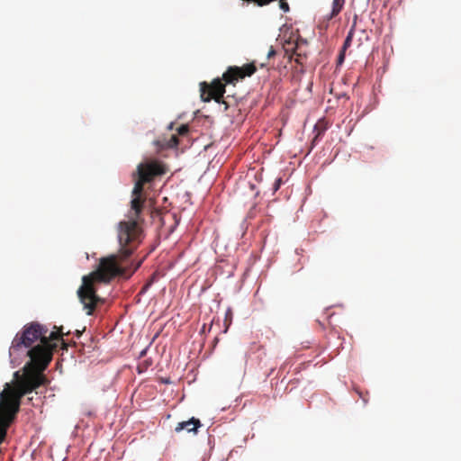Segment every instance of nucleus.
Masks as SVG:
<instances>
[{
	"label": "nucleus",
	"instance_id": "8",
	"mask_svg": "<svg viewBox=\"0 0 461 461\" xmlns=\"http://www.w3.org/2000/svg\"><path fill=\"white\" fill-rule=\"evenodd\" d=\"M345 4V0H333L332 2V11L330 17L337 16L340 11L342 10Z\"/></svg>",
	"mask_w": 461,
	"mask_h": 461
},
{
	"label": "nucleus",
	"instance_id": "2",
	"mask_svg": "<svg viewBox=\"0 0 461 461\" xmlns=\"http://www.w3.org/2000/svg\"><path fill=\"white\" fill-rule=\"evenodd\" d=\"M48 329L38 322L25 325L15 335L9 349L12 362L20 360L21 357H30L31 360L20 371L14 374L13 385L5 384L0 393V444L6 436V430L16 413L19 411L21 399L27 393L44 385L46 377L41 372L52 359V354L46 340Z\"/></svg>",
	"mask_w": 461,
	"mask_h": 461
},
{
	"label": "nucleus",
	"instance_id": "18",
	"mask_svg": "<svg viewBox=\"0 0 461 461\" xmlns=\"http://www.w3.org/2000/svg\"><path fill=\"white\" fill-rule=\"evenodd\" d=\"M76 335H77V337H78V338H79V337L81 336V331L77 330V331H76Z\"/></svg>",
	"mask_w": 461,
	"mask_h": 461
},
{
	"label": "nucleus",
	"instance_id": "7",
	"mask_svg": "<svg viewBox=\"0 0 461 461\" xmlns=\"http://www.w3.org/2000/svg\"><path fill=\"white\" fill-rule=\"evenodd\" d=\"M62 328H59L57 331H51L48 336L46 334V340L48 342V348L50 349L51 354L53 355V350L57 347L56 344H51V341L58 340L63 336Z\"/></svg>",
	"mask_w": 461,
	"mask_h": 461
},
{
	"label": "nucleus",
	"instance_id": "1",
	"mask_svg": "<svg viewBox=\"0 0 461 461\" xmlns=\"http://www.w3.org/2000/svg\"><path fill=\"white\" fill-rule=\"evenodd\" d=\"M167 171V165L155 158H148L138 165V178L132 190L131 209L127 220L118 224V255L101 258L97 269L83 276L82 285L77 290L78 298L87 315H92L95 308L104 303L96 294L95 283H108L115 276L124 275L126 268L120 263L130 258L142 241L143 231L140 223L143 221L142 212L146 203V196L143 194L144 185Z\"/></svg>",
	"mask_w": 461,
	"mask_h": 461
},
{
	"label": "nucleus",
	"instance_id": "16",
	"mask_svg": "<svg viewBox=\"0 0 461 461\" xmlns=\"http://www.w3.org/2000/svg\"><path fill=\"white\" fill-rule=\"evenodd\" d=\"M325 131V127H323V128L321 129V131H318V134L316 135V137H315V138H317L319 135H321V133L322 131Z\"/></svg>",
	"mask_w": 461,
	"mask_h": 461
},
{
	"label": "nucleus",
	"instance_id": "20",
	"mask_svg": "<svg viewBox=\"0 0 461 461\" xmlns=\"http://www.w3.org/2000/svg\"><path fill=\"white\" fill-rule=\"evenodd\" d=\"M229 315H231V312L226 313V318H227Z\"/></svg>",
	"mask_w": 461,
	"mask_h": 461
},
{
	"label": "nucleus",
	"instance_id": "15",
	"mask_svg": "<svg viewBox=\"0 0 461 461\" xmlns=\"http://www.w3.org/2000/svg\"><path fill=\"white\" fill-rule=\"evenodd\" d=\"M344 56H345V54H344V51L342 50V51L340 52L339 56V63H341V62L343 61V59H344Z\"/></svg>",
	"mask_w": 461,
	"mask_h": 461
},
{
	"label": "nucleus",
	"instance_id": "6",
	"mask_svg": "<svg viewBox=\"0 0 461 461\" xmlns=\"http://www.w3.org/2000/svg\"><path fill=\"white\" fill-rule=\"evenodd\" d=\"M178 138L176 135H171L168 140L166 138L158 139L154 141V144L158 147V149H171L175 148L178 145Z\"/></svg>",
	"mask_w": 461,
	"mask_h": 461
},
{
	"label": "nucleus",
	"instance_id": "9",
	"mask_svg": "<svg viewBox=\"0 0 461 461\" xmlns=\"http://www.w3.org/2000/svg\"><path fill=\"white\" fill-rule=\"evenodd\" d=\"M293 54L296 56L295 62L298 64H302V59L305 58V54H303L301 51H299V46L298 43H296L295 47L293 50Z\"/></svg>",
	"mask_w": 461,
	"mask_h": 461
},
{
	"label": "nucleus",
	"instance_id": "4",
	"mask_svg": "<svg viewBox=\"0 0 461 461\" xmlns=\"http://www.w3.org/2000/svg\"><path fill=\"white\" fill-rule=\"evenodd\" d=\"M257 71L254 62L246 64L242 67H230L222 75V79L226 84H235L246 77H251Z\"/></svg>",
	"mask_w": 461,
	"mask_h": 461
},
{
	"label": "nucleus",
	"instance_id": "19",
	"mask_svg": "<svg viewBox=\"0 0 461 461\" xmlns=\"http://www.w3.org/2000/svg\"><path fill=\"white\" fill-rule=\"evenodd\" d=\"M319 127H320V123H318V124L315 126V130H316V131H319Z\"/></svg>",
	"mask_w": 461,
	"mask_h": 461
},
{
	"label": "nucleus",
	"instance_id": "13",
	"mask_svg": "<svg viewBox=\"0 0 461 461\" xmlns=\"http://www.w3.org/2000/svg\"><path fill=\"white\" fill-rule=\"evenodd\" d=\"M276 55V50H274V48L271 46L267 54V59H271L273 58L274 56Z\"/></svg>",
	"mask_w": 461,
	"mask_h": 461
},
{
	"label": "nucleus",
	"instance_id": "5",
	"mask_svg": "<svg viewBox=\"0 0 461 461\" xmlns=\"http://www.w3.org/2000/svg\"><path fill=\"white\" fill-rule=\"evenodd\" d=\"M202 426L200 420L192 417L190 420L186 421L178 422L175 428L176 432H180L185 429L187 432L196 433L198 428Z\"/></svg>",
	"mask_w": 461,
	"mask_h": 461
},
{
	"label": "nucleus",
	"instance_id": "10",
	"mask_svg": "<svg viewBox=\"0 0 461 461\" xmlns=\"http://www.w3.org/2000/svg\"><path fill=\"white\" fill-rule=\"evenodd\" d=\"M352 36H353V32L352 30L348 32L345 41H344V44H343V48H342V50L345 51V50L350 46L351 44V41H352Z\"/></svg>",
	"mask_w": 461,
	"mask_h": 461
},
{
	"label": "nucleus",
	"instance_id": "17",
	"mask_svg": "<svg viewBox=\"0 0 461 461\" xmlns=\"http://www.w3.org/2000/svg\"><path fill=\"white\" fill-rule=\"evenodd\" d=\"M141 262H139L135 267L133 268L132 272H134L137 268H139V267L140 266Z\"/></svg>",
	"mask_w": 461,
	"mask_h": 461
},
{
	"label": "nucleus",
	"instance_id": "14",
	"mask_svg": "<svg viewBox=\"0 0 461 461\" xmlns=\"http://www.w3.org/2000/svg\"><path fill=\"white\" fill-rule=\"evenodd\" d=\"M281 183H282V179L281 178H278L276 180L275 184H274V190L276 191L279 189L280 185H281Z\"/></svg>",
	"mask_w": 461,
	"mask_h": 461
},
{
	"label": "nucleus",
	"instance_id": "12",
	"mask_svg": "<svg viewBox=\"0 0 461 461\" xmlns=\"http://www.w3.org/2000/svg\"><path fill=\"white\" fill-rule=\"evenodd\" d=\"M279 6H280V8L284 12H288L289 11V5L286 2L283 1V0L280 1Z\"/></svg>",
	"mask_w": 461,
	"mask_h": 461
},
{
	"label": "nucleus",
	"instance_id": "11",
	"mask_svg": "<svg viewBox=\"0 0 461 461\" xmlns=\"http://www.w3.org/2000/svg\"><path fill=\"white\" fill-rule=\"evenodd\" d=\"M189 129L187 125H181L178 129V134L180 135H185L188 132Z\"/></svg>",
	"mask_w": 461,
	"mask_h": 461
},
{
	"label": "nucleus",
	"instance_id": "21",
	"mask_svg": "<svg viewBox=\"0 0 461 461\" xmlns=\"http://www.w3.org/2000/svg\"><path fill=\"white\" fill-rule=\"evenodd\" d=\"M229 315H231V312L226 313V318H227Z\"/></svg>",
	"mask_w": 461,
	"mask_h": 461
},
{
	"label": "nucleus",
	"instance_id": "3",
	"mask_svg": "<svg viewBox=\"0 0 461 461\" xmlns=\"http://www.w3.org/2000/svg\"><path fill=\"white\" fill-rule=\"evenodd\" d=\"M201 86V99L203 102H210L213 99L216 103H222V98L225 94V84L219 78L214 79L210 85L203 82Z\"/></svg>",
	"mask_w": 461,
	"mask_h": 461
}]
</instances>
